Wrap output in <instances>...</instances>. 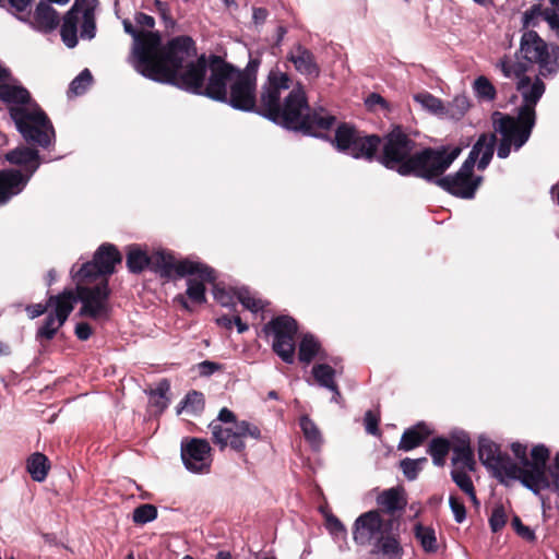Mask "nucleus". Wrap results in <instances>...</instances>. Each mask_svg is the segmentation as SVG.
Instances as JSON below:
<instances>
[{
	"label": "nucleus",
	"mask_w": 559,
	"mask_h": 559,
	"mask_svg": "<svg viewBox=\"0 0 559 559\" xmlns=\"http://www.w3.org/2000/svg\"><path fill=\"white\" fill-rule=\"evenodd\" d=\"M452 463L454 465L462 463L463 469L466 467L468 471L473 472L476 465L473 449L453 448Z\"/></svg>",
	"instance_id": "obj_55"
},
{
	"label": "nucleus",
	"mask_w": 559,
	"mask_h": 559,
	"mask_svg": "<svg viewBox=\"0 0 559 559\" xmlns=\"http://www.w3.org/2000/svg\"><path fill=\"white\" fill-rule=\"evenodd\" d=\"M471 104L465 95H456L452 102L444 106L443 117L460 120L467 112Z\"/></svg>",
	"instance_id": "obj_41"
},
{
	"label": "nucleus",
	"mask_w": 559,
	"mask_h": 559,
	"mask_svg": "<svg viewBox=\"0 0 559 559\" xmlns=\"http://www.w3.org/2000/svg\"><path fill=\"white\" fill-rule=\"evenodd\" d=\"M152 272L167 280L174 278L175 275L177 277L198 275L209 283L216 280V271L212 266L189 259L176 263L175 258L164 250L153 253Z\"/></svg>",
	"instance_id": "obj_8"
},
{
	"label": "nucleus",
	"mask_w": 559,
	"mask_h": 559,
	"mask_svg": "<svg viewBox=\"0 0 559 559\" xmlns=\"http://www.w3.org/2000/svg\"><path fill=\"white\" fill-rule=\"evenodd\" d=\"M95 262L102 269L105 277L116 272V265L122 261V255L118 248L110 242L102 243L93 254Z\"/></svg>",
	"instance_id": "obj_23"
},
{
	"label": "nucleus",
	"mask_w": 559,
	"mask_h": 559,
	"mask_svg": "<svg viewBox=\"0 0 559 559\" xmlns=\"http://www.w3.org/2000/svg\"><path fill=\"white\" fill-rule=\"evenodd\" d=\"M8 114L26 144L39 146L46 151L55 147V127L36 99H32L23 107L8 108Z\"/></svg>",
	"instance_id": "obj_6"
},
{
	"label": "nucleus",
	"mask_w": 559,
	"mask_h": 559,
	"mask_svg": "<svg viewBox=\"0 0 559 559\" xmlns=\"http://www.w3.org/2000/svg\"><path fill=\"white\" fill-rule=\"evenodd\" d=\"M518 60L528 64L537 63L540 75L547 78L556 75L559 72V46L547 43L534 29H528L522 34L520 48L515 52Z\"/></svg>",
	"instance_id": "obj_7"
},
{
	"label": "nucleus",
	"mask_w": 559,
	"mask_h": 559,
	"mask_svg": "<svg viewBox=\"0 0 559 559\" xmlns=\"http://www.w3.org/2000/svg\"><path fill=\"white\" fill-rule=\"evenodd\" d=\"M210 69L201 95L213 102L228 105L234 110L253 112L275 126L288 123L284 116V91L295 85L293 78L280 69L272 68L260 90V105L257 103L259 57H251L245 69L228 62L222 56L210 53Z\"/></svg>",
	"instance_id": "obj_1"
},
{
	"label": "nucleus",
	"mask_w": 559,
	"mask_h": 559,
	"mask_svg": "<svg viewBox=\"0 0 559 559\" xmlns=\"http://www.w3.org/2000/svg\"><path fill=\"white\" fill-rule=\"evenodd\" d=\"M92 83V72L87 68H85L70 82L69 92L76 96H81L85 94V92L88 90Z\"/></svg>",
	"instance_id": "obj_48"
},
{
	"label": "nucleus",
	"mask_w": 559,
	"mask_h": 559,
	"mask_svg": "<svg viewBox=\"0 0 559 559\" xmlns=\"http://www.w3.org/2000/svg\"><path fill=\"white\" fill-rule=\"evenodd\" d=\"M156 11L166 28H174L177 24L176 20L170 14V7L167 2L162 0H154Z\"/></svg>",
	"instance_id": "obj_62"
},
{
	"label": "nucleus",
	"mask_w": 559,
	"mask_h": 559,
	"mask_svg": "<svg viewBox=\"0 0 559 559\" xmlns=\"http://www.w3.org/2000/svg\"><path fill=\"white\" fill-rule=\"evenodd\" d=\"M299 426L304 433L306 441L313 448L318 449L323 443V438L317 424L308 416L301 415L299 418Z\"/></svg>",
	"instance_id": "obj_35"
},
{
	"label": "nucleus",
	"mask_w": 559,
	"mask_h": 559,
	"mask_svg": "<svg viewBox=\"0 0 559 559\" xmlns=\"http://www.w3.org/2000/svg\"><path fill=\"white\" fill-rule=\"evenodd\" d=\"M210 55L201 53L186 63L178 72L162 75V84L175 86L186 93L200 96L210 69Z\"/></svg>",
	"instance_id": "obj_10"
},
{
	"label": "nucleus",
	"mask_w": 559,
	"mask_h": 559,
	"mask_svg": "<svg viewBox=\"0 0 559 559\" xmlns=\"http://www.w3.org/2000/svg\"><path fill=\"white\" fill-rule=\"evenodd\" d=\"M263 333L273 335L272 350L288 365L295 361V335L298 331L297 321L288 314H280L272 318L262 328Z\"/></svg>",
	"instance_id": "obj_11"
},
{
	"label": "nucleus",
	"mask_w": 559,
	"mask_h": 559,
	"mask_svg": "<svg viewBox=\"0 0 559 559\" xmlns=\"http://www.w3.org/2000/svg\"><path fill=\"white\" fill-rule=\"evenodd\" d=\"M153 254L148 255L138 245H131L127 250V267L132 274H140L145 269L152 271Z\"/></svg>",
	"instance_id": "obj_26"
},
{
	"label": "nucleus",
	"mask_w": 559,
	"mask_h": 559,
	"mask_svg": "<svg viewBox=\"0 0 559 559\" xmlns=\"http://www.w3.org/2000/svg\"><path fill=\"white\" fill-rule=\"evenodd\" d=\"M17 20L32 29L40 34H51L60 25V16L58 11L49 5L47 1H40L36 4L32 14L31 11L26 15L17 16Z\"/></svg>",
	"instance_id": "obj_17"
},
{
	"label": "nucleus",
	"mask_w": 559,
	"mask_h": 559,
	"mask_svg": "<svg viewBox=\"0 0 559 559\" xmlns=\"http://www.w3.org/2000/svg\"><path fill=\"white\" fill-rule=\"evenodd\" d=\"M35 0H4V9L17 20V16L26 15L31 11Z\"/></svg>",
	"instance_id": "obj_56"
},
{
	"label": "nucleus",
	"mask_w": 559,
	"mask_h": 559,
	"mask_svg": "<svg viewBox=\"0 0 559 559\" xmlns=\"http://www.w3.org/2000/svg\"><path fill=\"white\" fill-rule=\"evenodd\" d=\"M286 59L292 62L298 73L308 79H318L321 70L313 52L301 44H296Z\"/></svg>",
	"instance_id": "obj_22"
},
{
	"label": "nucleus",
	"mask_w": 559,
	"mask_h": 559,
	"mask_svg": "<svg viewBox=\"0 0 559 559\" xmlns=\"http://www.w3.org/2000/svg\"><path fill=\"white\" fill-rule=\"evenodd\" d=\"M158 510L154 504H140L133 510L132 521L139 525H145L157 519Z\"/></svg>",
	"instance_id": "obj_49"
},
{
	"label": "nucleus",
	"mask_w": 559,
	"mask_h": 559,
	"mask_svg": "<svg viewBox=\"0 0 559 559\" xmlns=\"http://www.w3.org/2000/svg\"><path fill=\"white\" fill-rule=\"evenodd\" d=\"M379 140L372 162L404 178L423 180L438 151V146L419 145L401 124H393L389 131L379 134Z\"/></svg>",
	"instance_id": "obj_3"
},
{
	"label": "nucleus",
	"mask_w": 559,
	"mask_h": 559,
	"mask_svg": "<svg viewBox=\"0 0 559 559\" xmlns=\"http://www.w3.org/2000/svg\"><path fill=\"white\" fill-rule=\"evenodd\" d=\"M511 526L514 530V532L520 537L525 539L526 542H530V543H535L536 542L535 531L533 528H531L530 526L524 525L522 520H521V518L519 515L514 514L512 516V519H511Z\"/></svg>",
	"instance_id": "obj_60"
},
{
	"label": "nucleus",
	"mask_w": 559,
	"mask_h": 559,
	"mask_svg": "<svg viewBox=\"0 0 559 559\" xmlns=\"http://www.w3.org/2000/svg\"><path fill=\"white\" fill-rule=\"evenodd\" d=\"M216 280L212 283L213 284V298L216 302H218L222 307L225 308H235V290L229 292L225 287L221 286L219 284L215 283Z\"/></svg>",
	"instance_id": "obj_52"
},
{
	"label": "nucleus",
	"mask_w": 559,
	"mask_h": 559,
	"mask_svg": "<svg viewBox=\"0 0 559 559\" xmlns=\"http://www.w3.org/2000/svg\"><path fill=\"white\" fill-rule=\"evenodd\" d=\"M414 535L426 552L435 554L438 551V542L433 527L417 523L414 526Z\"/></svg>",
	"instance_id": "obj_33"
},
{
	"label": "nucleus",
	"mask_w": 559,
	"mask_h": 559,
	"mask_svg": "<svg viewBox=\"0 0 559 559\" xmlns=\"http://www.w3.org/2000/svg\"><path fill=\"white\" fill-rule=\"evenodd\" d=\"M250 437L255 440L261 439V430L259 427L248 420H239L236 423V437L229 443V447L236 452H242L246 448L243 438Z\"/></svg>",
	"instance_id": "obj_29"
},
{
	"label": "nucleus",
	"mask_w": 559,
	"mask_h": 559,
	"mask_svg": "<svg viewBox=\"0 0 559 559\" xmlns=\"http://www.w3.org/2000/svg\"><path fill=\"white\" fill-rule=\"evenodd\" d=\"M321 344L311 333H306L299 342L298 359L310 364L320 353Z\"/></svg>",
	"instance_id": "obj_32"
},
{
	"label": "nucleus",
	"mask_w": 559,
	"mask_h": 559,
	"mask_svg": "<svg viewBox=\"0 0 559 559\" xmlns=\"http://www.w3.org/2000/svg\"><path fill=\"white\" fill-rule=\"evenodd\" d=\"M147 53L135 66L142 76L162 84V75L178 72L197 57L195 41L188 35H179L163 44L159 32L147 31Z\"/></svg>",
	"instance_id": "obj_4"
},
{
	"label": "nucleus",
	"mask_w": 559,
	"mask_h": 559,
	"mask_svg": "<svg viewBox=\"0 0 559 559\" xmlns=\"http://www.w3.org/2000/svg\"><path fill=\"white\" fill-rule=\"evenodd\" d=\"M76 302H79L76 292L74 293L71 289H64L57 295H49V308L53 307V311L57 312L70 314Z\"/></svg>",
	"instance_id": "obj_34"
},
{
	"label": "nucleus",
	"mask_w": 559,
	"mask_h": 559,
	"mask_svg": "<svg viewBox=\"0 0 559 559\" xmlns=\"http://www.w3.org/2000/svg\"><path fill=\"white\" fill-rule=\"evenodd\" d=\"M187 413L192 416H200L205 408V396L201 391L190 390L183 396Z\"/></svg>",
	"instance_id": "obj_47"
},
{
	"label": "nucleus",
	"mask_w": 559,
	"mask_h": 559,
	"mask_svg": "<svg viewBox=\"0 0 559 559\" xmlns=\"http://www.w3.org/2000/svg\"><path fill=\"white\" fill-rule=\"evenodd\" d=\"M49 469L50 462L44 453L35 452L26 460V471L29 473L34 481H44Z\"/></svg>",
	"instance_id": "obj_30"
},
{
	"label": "nucleus",
	"mask_w": 559,
	"mask_h": 559,
	"mask_svg": "<svg viewBox=\"0 0 559 559\" xmlns=\"http://www.w3.org/2000/svg\"><path fill=\"white\" fill-rule=\"evenodd\" d=\"M450 441L444 437L433 438L427 449V453L431 456L432 463L436 466H443L445 464V456L450 450Z\"/></svg>",
	"instance_id": "obj_36"
},
{
	"label": "nucleus",
	"mask_w": 559,
	"mask_h": 559,
	"mask_svg": "<svg viewBox=\"0 0 559 559\" xmlns=\"http://www.w3.org/2000/svg\"><path fill=\"white\" fill-rule=\"evenodd\" d=\"M311 374L316 382L324 389H332L336 384L334 379L336 371L328 364H317L312 367Z\"/></svg>",
	"instance_id": "obj_38"
},
{
	"label": "nucleus",
	"mask_w": 559,
	"mask_h": 559,
	"mask_svg": "<svg viewBox=\"0 0 559 559\" xmlns=\"http://www.w3.org/2000/svg\"><path fill=\"white\" fill-rule=\"evenodd\" d=\"M58 330L59 328L55 322V318L48 313L44 319L43 324L37 329L35 340L40 344L44 341H51L56 336Z\"/></svg>",
	"instance_id": "obj_50"
},
{
	"label": "nucleus",
	"mask_w": 559,
	"mask_h": 559,
	"mask_svg": "<svg viewBox=\"0 0 559 559\" xmlns=\"http://www.w3.org/2000/svg\"><path fill=\"white\" fill-rule=\"evenodd\" d=\"M431 433L426 423L419 421L416 425L406 428L401 437L397 449L408 452L421 445Z\"/></svg>",
	"instance_id": "obj_25"
},
{
	"label": "nucleus",
	"mask_w": 559,
	"mask_h": 559,
	"mask_svg": "<svg viewBox=\"0 0 559 559\" xmlns=\"http://www.w3.org/2000/svg\"><path fill=\"white\" fill-rule=\"evenodd\" d=\"M478 459L501 483L504 478L516 480L519 466L507 452H501L499 445L485 436L478 438Z\"/></svg>",
	"instance_id": "obj_12"
},
{
	"label": "nucleus",
	"mask_w": 559,
	"mask_h": 559,
	"mask_svg": "<svg viewBox=\"0 0 559 559\" xmlns=\"http://www.w3.org/2000/svg\"><path fill=\"white\" fill-rule=\"evenodd\" d=\"M414 100L420 104L429 112L443 117L444 105L440 98L429 92H423L414 95Z\"/></svg>",
	"instance_id": "obj_45"
},
{
	"label": "nucleus",
	"mask_w": 559,
	"mask_h": 559,
	"mask_svg": "<svg viewBox=\"0 0 559 559\" xmlns=\"http://www.w3.org/2000/svg\"><path fill=\"white\" fill-rule=\"evenodd\" d=\"M526 489L531 490L534 495L539 496L542 506L545 508V498L540 496L542 490H550L559 497V472L547 466V472H543L542 477L528 479Z\"/></svg>",
	"instance_id": "obj_24"
},
{
	"label": "nucleus",
	"mask_w": 559,
	"mask_h": 559,
	"mask_svg": "<svg viewBox=\"0 0 559 559\" xmlns=\"http://www.w3.org/2000/svg\"><path fill=\"white\" fill-rule=\"evenodd\" d=\"M507 512L504 506L502 503H497L492 510L491 514L488 519L489 527L492 533L500 532L507 524Z\"/></svg>",
	"instance_id": "obj_54"
},
{
	"label": "nucleus",
	"mask_w": 559,
	"mask_h": 559,
	"mask_svg": "<svg viewBox=\"0 0 559 559\" xmlns=\"http://www.w3.org/2000/svg\"><path fill=\"white\" fill-rule=\"evenodd\" d=\"M474 91L479 98L486 100H493L497 94L493 84L484 75L478 76L474 81Z\"/></svg>",
	"instance_id": "obj_53"
},
{
	"label": "nucleus",
	"mask_w": 559,
	"mask_h": 559,
	"mask_svg": "<svg viewBox=\"0 0 559 559\" xmlns=\"http://www.w3.org/2000/svg\"><path fill=\"white\" fill-rule=\"evenodd\" d=\"M209 428L212 432L213 442L219 447L221 450H224L233 439L236 437V428H224L216 420H212L209 425Z\"/></svg>",
	"instance_id": "obj_39"
},
{
	"label": "nucleus",
	"mask_w": 559,
	"mask_h": 559,
	"mask_svg": "<svg viewBox=\"0 0 559 559\" xmlns=\"http://www.w3.org/2000/svg\"><path fill=\"white\" fill-rule=\"evenodd\" d=\"M81 25L80 36L82 39L92 40L96 36V20L95 14L84 15Z\"/></svg>",
	"instance_id": "obj_63"
},
{
	"label": "nucleus",
	"mask_w": 559,
	"mask_h": 559,
	"mask_svg": "<svg viewBox=\"0 0 559 559\" xmlns=\"http://www.w3.org/2000/svg\"><path fill=\"white\" fill-rule=\"evenodd\" d=\"M99 272H102V269L95 262L94 258L83 263L78 270L75 264L70 270L72 278L78 283L76 285H81L83 282H93L98 277H105L104 273Z\"/></svg>",
	"instance_id": "obj_31"
},
{
	"label": "nucleus",
	"mask_w": 559,
	"mask_h": 559,
	"mask_svg": "<svg viewBox=\"0 0 559 559\" xmlns=\"http://www.w3.org/2000/svg\"><path fill=\"white\" fill-rule=\"evenodd\" d=\"M485 140V133L480 134L474 145L472 146V150L469 151L467 157L462 163L460 168L457 170L462 171L465 175H469V177H477L478 175L475 174L474 168L476 166V162L480 155V152L483 151V143Z\"/></svg>",
	"instance_id": "obj_40"
},
{
	"label": "nucleus",
	"mask_w": 559,
	"mask_h": 559,
	"mask_svg": "<svg viewBox=\"0 0 559 559\" xmlns=\"http://www.w3.org/2000/svg\"><path fill=\"white\" fill-rule=\"evenodd\" d=\"M31 178L23 175L21 169L4 168L0 170V205L8 203L20 194Z\"/></svg>",
	"instance_id": "obj_21"
},
{
	"label": "nucleus",
	"mask_w": 559,
	"mask_h": 559,
	"mask_svg": "<svg viewBox=\"0 0 559 559\" xmlns=\"http://www.w3.org/2000/svg\"><path fill=\"white\" fill-rule=\"evenodd\" d=\"M9 71V76L0 79V102L8 105V108L23 107L27 105L33 98L29 91L21 84V82L13 76L12 71Z\"/></svg>",
	"instance_id": "obj_19"
},
{
	"label": "nucleus",
	"mask_w": 559,
	"mask_h": 559,
	"mask_svg": "<svg viewBox=\"0 0 559 559\" xmlns=\"http://www.w3.org/2000/svg\"><path fill=\"white\" fill-rule=\"evenodd\" d=\"M236 298L242 305L243 308L248 309L252 313H258L264 310L267 302H263L261 299L251 297L250 289L247 286H242L235 290Z\"/></svg>",
	"instance_id": "obj_46"
},
{
	"label": "nucleus",
	"mask_w": 559,
	"mask_h": 559,
	"mask_svg": "<svg viewBox=\"0 0 559 559\" xmlns=\"http://www.w3.org/2000/svg\"><path fill=\"white\" fill-rule=\"evenodd\" d=\"M426 457H419V459H411L405 457L400 462V467L403 472V475L408 480H415L418 477V474L421 469V464L426 463Z\"/></svg>",
	"instance_id": "obj_51"
},
{
	"label": "nucleus",
	"mask_w": 559,
	"mask_h": 559,
	"mask_svg": "<svg viewBox=\"0 0 559 559\" xmlns=\"http://www.w3.org/2000/svg\"><path fill=\"white\" fill-rule=\"evenodd\" d=\"M78 22L79 15L74 13V10H68L62 17L60 36L63 44L70 49L76 47L79 43Z\"/></svg>",
	"instance_id": "obj_28"
},
{
	"label": "nucleus",
	"mask_w": 559,
	"mask_h": 559,
	"mask_svg": "<svg viewBox=\"0 0 559 559\" xmlns=\"http://www.w3.org/2000/svg\"><path fill=\"white\" fill-rule=\"evenodd\" d=\"M497 67L501 70L502 74L506 78L515 76L518 80L528 71V64L522 62V60H518L512 62L508 56H504L499 60Z\"/></svg>",
	"instance_id": "obj_43"
},
{
	"label": "nucleus",
	"mask_w": 559,
	"mask_h": 559,
	"mask_svg": "<svg viewBox=\"0 0 559 559\" xmlns=\"http://www.w3.org/2000/svg\"><path fill=\"white\" fill-rule=\"evenodd\" d=\"M516 90L523 98V104L519 107L514 120L535 127L537 120L535 107L543 97L546 85L539 76L532 81L525 73L518 80Z\"/></svg>",
	"instance_id": "obj_14"
},
{
	"label": "nucleus",
	"mask_w": 559,
	"mask_h": 559,
	"mask_svg": "<svg viewBox=\"0 0 559 559\" xmlns=\"http://www.w3.org/2000/svg\"><path fill=\"white\" fill-rule=\"evenodd\" d=\"M123 31L131 35L133 38V60L132 66L135 69V66L140 64V60L145 57L147 53V32L142 33V38L140 32L133 26L130 20L124 19L122 21Z\"/></svg>",
	"instance_id": "obj_27"
},
{
	"label": "nucleus",
	"mask_w": 559,
	"mask_h": 559,
	"mask_svg": "<svg viewBox=\"0 0 559 559\" xmlns=\"http://www.w3.org/2000/svg\"><path fill=\"white\" fill-rule=\"evenodd\" d=\"M539 17L544 19V10L542 9V5L539 3L533 4L522 15L523 28H528L530 26H537L539 23Z\"/></svg>",
	"instance_id": "obj_59"
},
{
	"label": "nucleus",
	"mask_w": 559,
	"mask_h": 559,
	"mask_svg": "<svg viewBox=\"0 0 559 559\" xmlns=\"http://www.w3.org/2000/svg\"><path fill=\"white\" fill-rule=\"evenodd\" d=\"M38 147L39 146H33L29 144H20L8 151L3 158L10 165L22 167L23 175L32 179L40 165L43 163H47V160L41 157Z\"/></svg>",
	"instance_id": "obj_18"
},
{
	"label": "nucleus",
	"mask_w": 559,
	"mask_h": 559,
	"mask_svg": "<svg viewBox=\"0 0 559 559\" xmlns=\"http://www.w3.org/2000/svg\"><path fill=\"white\" fill-rule=\"evenodd\" d=\"M550 456L549 449L543 444H536L531 450V460L525 468L516 471V479L525 487L528 485V479L542 477L543 472H547V462Z\"/></svg>",
	"instance_id": "obj_20"
},
{
	"label": "nucleus",
	"mask_w": 559,
	"mask_h": 559,
	"mask_svg": "<svg viewBox=\"0 0 559 559\" xmlns=\"http://www.w3.org/2000/svg\"><path fill=\"white\" fill-rule=\"evenodd\" d=\"M452 480L463 491H472L474 487L471 476L463 468H453L450 473Z\"/></svg>",
	"instance_id": "obj_58"
},
{
	"label": "nucleus",
	"mask_w": 559,
	"mask_h": 559,
	"mask_svg": "<svg viewBox=\"0 0 559 559\" xmlns=\"http://www.w3.org/2000/svg\"><path fill=\"white\" fill-rule=\"evenodd\" d=\"M284 116L288 123L278 122L282 129L300 133L304 136L314 138L331 143L337 152L346 154L354 159L372 162L373 152L380 143L379 134H367L359 131L354 124L341 122L332 138L326 131L336 123V117L323 107L312 108L309 104L305 85L296 81L293 88L284 96Z\"/></svg>",
	"instance_id": "obj_2"
},
{
	"label": "nucleus",
	"mask_w": 559,
	"mask_h": 559,
	"mask_svg": "<svg viewBox=\"0 0 559 559\" xmlns=\"http://www.w3.org/2000/svg\"><path fill=\"white\" fill-rule=\"evenodd\" d=\"M491 120L495 131L502 135L497 147V156L500 159L509 157L511 147L514 151L521 150L528 142L534 129L530 124L514 120L513 116L500 111H493Z\"/></svg>",
	"instance_id": "obj_9"
},
{
	"label": "nucleus",
	"mask_w": 559,
	"mask_h": 559,
	"mask_svg": "<svg viewBox=\"0 0 559 559\" xmlns=\"http://www.w3.org/2000/svg\"><path fill=\"white\" fill-rule=\"evenodd\" d=\"M325 528L334 538H344L347 535L345 525L333 513L325 514Z\"/></svg>",
	"instance_id": "obj_57"
},
{
	"label": "nucleus",
	"mask_w": 559,
	"mask_h": 559,
	"mask_svg": "<svg viewBox=\"0 0 559 559\" xmlns=\"http://www.w3.org/2000/svg\"><path fill=\"white\" fill-rule=\"evenodd\" d=\"M211 445L207 440L201 438H183L180 443V456L185 468L193 474H202L210 471Z\"/></svg>",
	"instance_id": "obj_15"
},
{
	"label": "nucleus",
	"mask_w": 559,
	"mask_h": 559,
	"mask_svg": "<svg viewBox=\"0 0 559 559\" xmlns=\"http://www.w3.org/2000/svg\"><path fill=\"white\" fill-rule=\"evenodd\" d=\"M393 527V520L383 522L378 510H370L359 515L354 524L353 538L358 545H366L379 533H389Z\"/></svg>",
	"instance_id": "obj_16"
},
{
	"label": "nucleus",
	"mask_w": 559,
	"mask_h": 559,
	"mask_svg": "<svg viewBox=\"0 0 559 559\" xmlns=\"http://www.w3.org/2000/svg\"><path fill=\"white\" fill-rule=\"evenodd\" d=\"M462 153L459 145H440L423 180L435 185L451 197L473 200L483 183V176L469 177L460 170L445 174Z\"/></svg>",
	"instance_id": "obj_5"
},
{
	"label": "nucleus",
	"mask_w": 559,
	"mask_h": 559,
	"mask_svg": "<svg viewBox=\"0 0 559 559\" xmlns=\"http://www.w3.org/2000/svg\"><path fill=\"white\" fill-rule=\"evenodd\" d=\"M75 292L76 298L82 305L78 316L93 320L109 317L108 300L111 290L107 278H103L92 287L76 285Z\"/></svg>",
	"instance_id": "obj_13"
},
{
	"label": "nucleus",
	"mask_w": 559,
	"mask_h": 559,
	"mask_svg": "<svg viewBox=\"0 0 559 559\" xmlns=\"http://www.w3.org/2000/svg\"><path fill=\"white\" fill-rule=\"evenodd\" d=\"M200 280L195 278H188L187 280V289H186V296L194 304L197 305H203L206 302V287L204 285V282L209 283L207 281H203L201 277Z\"/></svg>",
	"instance_id": "obj_42"
},
{
	"label": "nucleus",
	"mask_w": 559,
	"mask_h": 559,
	"mask_svg": "<svg viewBox=\"0 0 559 559\" xmlns=\"http://www.w3.org/2000/svg\"><path fill=\"white\" fill-rule=\"evenodd\" d=\"M379 543L383 555L400 556L403 552L402 546L400 545L397 538L394 536L381 537Z\"/></svg>",
	"instance_id": "obj_61"
},
{
	"label": "nucleus",
	"mask_w": 559,
	"mask_h": 559,
	"mask_svg": "<svg viewBox=\"0 0 559 559\" xmlns=\"http://www.w3.org/2000/svg\"><path fill=\"white\" fill-rule=\"evenodd\" d=\"M496 143H497V136L495 133H490V134L485 133L483 151L480 152V155L476 162V167L478 170L483 171L489 166V164L493 157V154H495Z\"/></svg>",
	"instance_id": "obj_44"
},
{
	"label": "nucleus",
	"mask_w": 559,
	"mask_h": 559,
	"mask_svg": "<svg viewBox=\"0 0 559 559\" xmlns=\"http://www.w3.org/2000/svg\"><path fill=\"white\" fill-rule=\"evenodd\" d=\"M449 507L453 513L454 521L456 523H463L466 519V508L462 500L451 495L449 497Z\"/></svg>",
	"instance_id": "obj_64"
},
{
	"label": "nucleus",
	"mask_w": 559,
	"mask_h": 559,
	"mask_svg": "<svg viewBox=\"0 0 559 559\" xmlns=\"http://www.w3.org/2000/svg\"><path fill=\"white\" fill-rule=\"evenodd\" d=\"M378 503L383 506L390 513L404 509L406 501L397 488L384 490L378 498Z\"/></svg>",
	"instance_id": "obj_37"
}]
</instances>
